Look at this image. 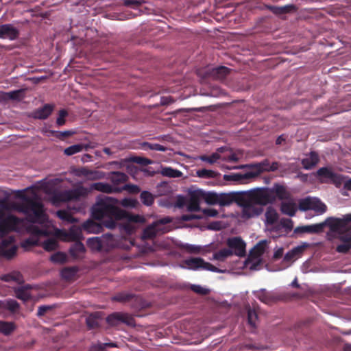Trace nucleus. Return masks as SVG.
Segmentation results:
<instances>
[{
  "instance_id": "nucleus-46",
  "label": "nucleus",
  "mask_w": 351,
  "mask_h": 351,
  "mask_svg": "<svg viewBox=\"0 0 351 351\" xmlns=\"http://www.w3.org/2000/svg\"><path fill=\"white\" fill-rule=\"evenodd\" d=\"M77 270V268L75 267H64L61 271V276L65 280H71L76 275Z\"/></svg>"
},
{
  "instance_id": "nucleus-25",
  "label": "nucleus",
  "mask_w": 351,
  "mask_h": 351,
  "mask_svg": "<svg viewBox=\"0 0 351 351\" xmlns=\"http://www.w3.org/2000/svg\"><path fill=\"white\" fill-rule=\"evenodd\" d=\"M319 161V156L315 152H311L309 156L302 160V165L305 169H311Z\"/></svg>"
},
{
  "instance_id": "nucleus-27",
  "label": "nucleus",
  "mask_w": 351,
  "mask_h": 351,
  "mask_svg": "<svg viewBox=\"0 0 351 351\" xmlns=\"http://www.w3.org/2000/svg\"><path fill=\"white\" fill-rule=\"evenodd\" d=\"M297 209V204L293 200L283 202L280 205V211L290 217H293L295 215Z\"/></svg>"
},
{
  "instance_id": "nucleus-43",
  "label": "nucleus",
  "mask_w": 351,
  "mask_h": 351,
  "mask_svg": "<svg viewBox=\"0 0 351 351\" xmlns=\"http://www.w3.org/2000/svg\"><path fill=\"white\" fill-rule=\"evenodd\" d=\"M15 329V325L12 322L0 321V332L4 335H10Z\"/></svg>"
},
{
  "instance_id": "nucleus-48",
  "label": "nucleus",
  "mask_w": 351,
  "mask_h": 351,
  "mask_svg": "<svg viewBox=\"0 0 351 351\" xmlns=\"http://www.w3.org/2000/svg\"><path fill=\"white\" fill-rule=\"evenodd\" d=\"M197 175L202 178H215L217 177L219 173L213 170L202 169L197 171Z\"/></svg>"
},
{
  "instance_id": "nucleus-56",
  "label": "nucleus",
  "mask_w": 351,
  "mask_h": 351,
  "mask_svg": "<svg viewBox=\"0 0 351 351\" xmlns=\"http://www.w3.org/2000/svg\"><path fill=\"white\" fill-rule=\"evenodd\" d=\"M258 319V314L255 310L250 308L247 311L248 324L253 328L256 327V323Z\"/></svg>"
},
{
  "instance_id": "nucleus-52",
  "label": "nucleus",
  "mask_w": 351,
  "mask_h": 351,
  "mask_svg": "<svg viewBox=\"0 0 351 351\" xmlns=\"http://www.w3.org/2000/svg\"><path fill=\"white\" fill-rule=\"evenodd\" d=\"M246 173L245 174L241 173H232L229 175H224L223 179L226 181H234V182H240L244 179L252 178L251 177H246Z\"/></svg>"
},
{
  "instance_id": "nucleus-21",
  "label": "nucleus",
  "mask_w": 351,
  "mask_h": 351,
  "mask_svg": "<svg viewBox=\"0 0 351 351\" xmlns=\"http://www.w3.org/2000/svg\"><path fill=\"white\" fill-rule=\"evenodd\" d=\"M340 240L343 243L338 245L336 251L339 253L346 254L351 249V232H346L340 236Z\"/></svg>"
},
{
  "instance_id": "nucleus-53",
  "label": "nucleus",
  "mask_w": 351,
  "mask_h": 351,
  "mask_svg": "<svg viewBox=\"0 0 351 351\" xmlns=\"http://www.w3.org/2000/svg\"><path fill=\"white\" fill-rule=\"evenodd\" d=\"M311 210H313L319 213H324L326 210V206L319 199H313Z\"/></svg>"
},
{
  "instance_id": "nucleus-19",
  "label": "nucleus",
  "mask_w": 351,
  "mask_h": 351,
  "mask_svg": "<svg viewBox=\"0 0 351 351\" xmlns=\"http://www.w3.org/2000/svg\"><path fill=\"white\" fill-rule=\"evenodd\" d=\"M273 195H276L275 197H278L280 200H288L291 199V193L287 191L286 186L275 184L271 189Z\"/></svg>"
},
{
  "instance_id": "nucleus-37",
  "label": "nucleus",
  "mask_w": 351,
  "mask_h": 351,
  "mask_svg": "<svg viewBox=\"0 0 351 351\" xmlns=\"http://www.w3.org/2000/svg\"><path fill=\"white\" fill-rule=\"evenodd\" d=\"M1 280L5 282H16L21 284L23 282V277L19 271H12L8 274H4L1 276Z\"/></svg>"
},
{
  "instance_id": "nucleus-34",
  "label": "nucleus",
  "mask_w": 351,
  "mask_h": 351,
  "mask_svg": "<svg viewBox=\"0 0 351 351\" xmlns=\"http://www.w3.org/2000/svg\"><path fill=\"white\" fill-rule=\"evenodd\" d=\"M161 231H162V228L156 226V223H153L143 230V237L146 239H153Z\"/></svg>"
},
{
  "instance_id": "nucleus-59",
  "label": "nucleus",
  "mask_w": 351,
  "mask_h": 351,
  "mask_svg": "<svg viewBox=\"0 0 351 351\" xmlns=\"http://www.w3.org/2000/svg\"><path fill=\"white\" fill-rule=\"evenodd\" d=\"M23 90L19 89L8 92L9 99L14 101H21L23 97Z\"/></svg>"
},
{
  "instance_id": "nucleus-31",
  "label": "nucleus",
  "mask_w": 351,
  "mask_h": 351,
  "mask_svg": "<svg viewBox=\"0 0 351 351\" xmlns=\"http://www.w3.org/2000/svg\"><path fill=\"white\" fill-rule=\"evenodd\" d=\"M198 195H200L201 198L210 205L217 204L218 203V195L219 194L214 192H205L203 191H198Z\"/></svg>"
},
{
  "instance_id": "nucleus-40",
  "label": "nucleus",
  "mask_w": 351,
  "mask_h": 351,
  "mask_svg": "<svg viewBox=\"0 0 351 351\" xmlns=\"http://www.w3.org/2000/svg\"><path fill=\"white\" fill-rule=\"evenodd\" d=\"M265 218L266 223L268 225H272L278 219V214L274 208L269 206L266 210Z\"/></svg>"
},
{
  "instance_id": "nucleus-16",
  "label": "nucleus",
  "mask_w": 351,
  "mask_h": 351,
  "mask_svg": "<svg viewBox=\"0 0 351 351\" xmlns=\"http://www.w3.org/2000/svg\"><path fill=\"white\" fill-rule=\"evenodd\" d=\"M265 8L271 11L276 16H282L283 14L294 12L297 10V7L293 4H288L284 6H276L265 4Z\"/></svg>"
},
{
  "instance_id": "nucleus-64",
  "label": "nucleus",
  "mask_w": 351,
  "mask_h": 351,
  "mask_svg": "<svg viewBox=\"0 0 351 351\" xmlns=\"http://www.w3.org/2000/svg\"><path fill=\"white\" fill-rule=\"evenodd\" d=\"M68 115V112L66 110L62 109L59 111L58 117L56 120V124L58 126H62L65 124V117Z\"/></svg>"
},
{
  "instance_id": "nucleus-36",
  "label": "nucleus",
  "mask_w": 351,
  "mask_h": 351,
  "mask_svg": "<svg viewBox=\"0 0 351 351\" xmlns=\"http://www.w3.org/2000/svg\"><path fill=\"white\" fill-rule=\"evenodd\" d=\"M87 246L92 250L96 252L103 251L101 237H91L87 240Z\"/></svg>"
},
{
  "instance_id": "nucleus-10",
  "label": "nucleus",
  "mask_w": 351,
  "mask_h": 351,
  "mask_svg": "<svg viewBox=\"0 0 351 351\" xmlns=\"http://www.w3.org/2000/svg\"><path fill=\"white\" fill-rule=\"evenodd\" d=\"M107 322L112 326L117 325L119 322L125 323L128 326H134L135 320L130 315L123 313H114L107 317Z\"/></svg>"
},
{
  "instance_id": "nucleus-5",
  "label": "nucleus",
  "mask_w": 351,
  "mask_h": 351,
  "mask_svg": "<svg viewBox=\"0 0 351 351\" xmlns=\"http://www.w3.org/2000/svg\"><path fill=\"white\" fill-rule=\"evenodd\" d=\"M316 176L322 183H331L336 186H340L343 182V177L330 167L319 168L316 172Z\"/></svg>"
},
{
  "instance_id": "nucleus-18",
  "label": "nucleus",
  "mask_w": 351,
  "mask_h": 351,
  "mask_svg": "<svg viewBox=\"0 0 351 351\" xmlns=\"http://www.w3.org/2000/svg\"><path fill=\"white\" fill-rule=\"evenodd\" d=\"M53 110V106L51 104H45L43 107L34 110L32 117L36 119L44 120L47 119Z\"/></svg>"
},
{
  "instance_id": "nucleus-6",
  "label": "nucleus",
  "mask_w": 351,
  "mask_h": 351,
  "mask_svg": "<svg viewBox=\"0 0 351 351\" xmlns=\"http://www.w3.org/2000/svg\"><path fill=\"white\" fill-rule=\"evenodd\" d=\"M184 264L189 269L191 270H207L213 272L223 273V271L216 267L210 263L206 262L200 257H191L184 261Z\"/></svg>"
},
{
  "instance_id": "nucleus-60",
  "label": "nucleus",
  "mask_w": 351,
  "mask_h": 351,
  "mask_svg": "<svg viewBox=\"0 0 351 351\" xmlns=\"http://www.w3.org/2000/svg\"><path fill=\"white\" fill-rule=\"evenodd\" d=\"M190 289L195 293L201 295H206L209 293V290L208 289L202 287L198 285H191Z\"/></svg>"
},
{
  "instance_id": "nucleus-45",
  "label": "nucleus",
  "mask_w": 351,
  "mask_h": 351,
  "mask_svg": "<svg viewBox=\"0 0 351 351\" xmlns=\"http://www.w3.org/2000/svg\"><path fill=\"white\" fill-rule=\"evenodd\" d=\"M88 147V145L84 146L82 144L73 145L66 147L64 150V154L66 156H72L75 154L82 152L84 148H85L86 150Z\"/></svg>"
},
{
  "instance_id": "nucleus-47",
  "label": "nucleus",
  "mask_w": 351,
  "mask_h": 351,
  "mask_svg": "<svg viewBox=\"0 0 351 351\" xmlns=\"http://www.w3.org/2000/svg\"><path fill=\"white\" fill-rule=\"evenodd\" d=\"M140 199L142 203L145 206H151L154 202V195L149 191H144L140 195Z\"/></svg>"
},
{
  "instance_id": "nucleus-20",
  "label": "nucleus",
  "mask_w": 351,
  "mask_h": 351,
  "mask_svg": "<svg viewBox=\"0 0 351 351\" xmlns=\"http://www.w3.org/2000/svg\"><path fill=\"white\" fill-rule=\"evenodd\" d=\"M102 173L99 171L91 170L87 167H81L76 170V175L84 176L88 180H95L101 178Z\"/></svg>"
},
{
  "instance_id": "nucleus-29",
  "label": "nucleus",
  "mask_w": 351,
  "mask_h": 351,
  "mask_svg": "<svg viewBox=\"0 0 351 351\" xmlns=\"http://www.w3.org/2000/svg\"><path fill=\"white\" fill-rule=\"evenodd\" d=\"M230 69L226 66H221L214 68L210 71V75L216 80H223L230 73Z\"/></svg>"
},
{
  "instance_id": "nucleus-9",
  "label": "nucleus",
  "mask_w": 351,
  "mask_h": 351,
  "mask_svg": "<svg viewBox=\"0 0 351 351\" xmlns=\"http://www.w3.org/2000/svg\"><path fill=\"white\" fill-rule=\"evenodd\" d=\"M227 245L229 250L233 252V254H235L239 257H243L245 256V243L241 237H232L227 240Z\"/></svg>"
},
{
  "instance_id": "nucleus-61",
  "label": "nucleus",
  "mask_w": 351,
  "mask_h": 351,
  "mask_svg": "<svg viewBox=\"0 0 351 351\" xmlns=\"http://www.w3.org/2000/svg\"><path fill=\"white\" fill-rule=\"evenodd\" d=\"M280 226L285 228L286 232H289L293 229V222L291 219L282 218L280 221Z\"/></svg>"
},
{
  "instance_id": "nucleus-15",
  "label": "nucleus",
  "mask_w": 351,
  "mask_h": 351,
  "mask_svg": "<svg viewBox=\"0 0 351 351\" xmlns=\"http://www.w3.org/2000/svg\"><path fill=\"white\" fill-rule=\"evenodd\" d=\"M19 30L12 24L0 25V38L14 40L19 36Z\"/></svg>"
},
{
  "instance_id": "nucleus-28",
  "label": "nucleus",
  "mask_w": 351,
  "mask_h": 351,
  "mask_svg": "<svg viewBox=\"0 0 351 351\" xmlns=\"http://www.w3.org/2000/svg\"><path fill=\"white\" fill-rule=\"evenodd\" d=\"M31 286L29 285L19 287L14 289V293L16 297L23 301H27L31 298L29 290Z\"/></svg>"
},
{
  "instance_id": "nucleus-26",
  "label": "nucleus",
  "mask_w": 351,
  "mask_h": 351,
  "mask_svg": "<svg viewBox=\"0 0 351 351\" xmlns=\"http://www.w3.org/2000/svg\"><path fill=\"white\" fill-rule=\"evenodd\" d=\"M90 189L108 194L118 191V189L116 187H113L110 184L104 182L93 183L90 185Z\"/></svg>"
},
{
  "instance_id": "nucleus-58",
  "label": "nucleus",
  "mask_w": 351,
  "mask_h": 351,
  "mask_svg": "<svg viewBox=\"0 0 351 351\" xmlns=\"http://www.w3.org/2000/svg\"><path fill=\"white\" fill-rule=\"evenodd\" d=\"M51 133L53 134V136L56 138L60 139V140H64L66 138L72 136L74 132L70 130L66 131H51Z\"/></svg>"
},
{
  "instance_id": "nucleus-24",
  "label": "nucleus",
  "mask_w": 351,
  "mask_h": 351,
  "mask_svg": "<svg viewBox=\"0 0 351 351\" xmlns=\"http://www.w3.org/2000/svg\"><path fill=\"white\" fill-rule=\"evenodd\" d=\"M86 251L84 244L81 241L74 243L69 249V254L75 259H80L83 257Z\"/></svg>"
},
{
  "instance_id": "nucleus-17",
  "label": "nucleus",
  "mask_w": 351,
  "mask_h": 351,
  "mask_svg": "<svg viewBox=\"0 0 351 351\" xmlns=\"http://www.w3.org/2000/svg\"><path fill=\"white\" fill-rule=\"evenodd\" d=\"M82 227L72 226L68 231H64L62 233L64 239L67 241H81L83 239L82 233Z\"/></svg>"
},
{
  "instance_id": "nucleus-39",
  "label": "nucleus",
  "mask_w": 351,
  "mask_h": 351,
  "mask_svg": "<svg viewBox=\"0 0 351 351\" xmlns=\"http://www.w3.org/2000/svg\"><path fill=\"white\" fill-rule=\"evenodd\" d=\"M136 295L128 292H121L117 293L112 300L119 302H128L136 298Z\"/></svg>"
},
{
  "instance_id": "nucleus-7",
  "label": "nucleus",
  "mask_w": 351,
  "mask_h": 351,
  "mask_svg": "<svg viewBox=\"0 0 351 351\" xmlns=\"http://www.w3.org/2000/svg\"><path fill=\"white\" fill-rule=\"evenodd\" d=\"M239 204L243 207V217L246 218H251L260 215L263 209L242 196L238 198Z\"/></svg>"
},
{
  "instance_id": "nucleus-4",
  "label": "nucleus",
  "mask_w": 351,
  "mask_h": 351,
  "mask_svg": "<svg viewBox=\"0 0 351 351\" xmlns=\"http://www.w3.org/2000/svg\"><path fill=\"white\" fill-rule=\"evenodd\" d=\"M83 188L67 190L64 191L54 192L51 197L53 204L57 206L61 203L66 202L71 200H77L82 196L84 195Z\"/></svg>"
},
{
  "instance_id": "nucleus-32",
  "label": "nucleus",
  "mask_w": 351,
  "mask_h": 351,
  "mask_svg": "<svg viewBox=\"0 0 351 351\" xmlns=\"http://www.w3.org/2000/svg\"><path fill=\"white\" fill-rule=\"evenodd\" d=\"M201 198L200 195H198V191L193 193L191 195L190 200L187 204V210L193 212V211H199L200 210L199 206V199Z\"/></svg>"
},
{
  "instance_id": "nucleus-35",
  "label": "nucleus",
  "mask_w": 351,
  "mask_h": 351,
  "mask_svg": "<svg viewBox=\"0 0 351 351\" xmlns=\"http://www.w3.org/2000/svg\"><path fill=\"white\" fill-rule=\"evenodd\" d=\"M306 245H300L296 247L293 248L291 250L289 251L284 257V261L286 262H290L295 258L300 255L306 248Z\"/></svg>"
},
{
  "instance_id": "nucleus-38",
  "label": "nucleus",
  "mask_w": 351,
  "mask_h": 351,
  "mask_svg": "<svg viewBox=\"0 0 351 351\" xmlns=\"http://www.w3.org/2000/svg\"><path fill=\"white\" fill-rule=\"evenodd\" d=\"M110 179L114 184L118 185L127 182L128 176L123 172L113 171L111 173Z\"/></svg>"
},
{
  "instance_id": "nucleus-22",
  "label": "nucleus",
  "mask_w": 351,
  "mask_h": 351,
  "mask_svg": "<svg viewBox=\"0 0 351 351\" xmlns=\"http://www.w3.org/2000/svg\"><path fill=\"white\" fill-rule=\"evenodd\" d=\"M324 226L325 224L324 223L300 226L297 227L294 232L297 233H319L324 230Z\"/></svg>"
},
{
  "instance_id": "nucleus-12",
  "label": "nucleus",
  "mask_w": 351,
  "mask_h": 351,
  "mask_svg": "<svg viewBox=\"0 0 351 351\" xmlns=\"http://www.w3.org/2000/svg\"><path fill=\"white\" fill-rule=\"evenodd\" d=\"M20 223V219L12 215H9L0 221V234H5L15 230Z\"/></svg>"
},
{
  "instance_id": "nucleus-1",
  "label": "nucleus",
  "mask_w": 351,
  "mask_h": 351,
  "mask_svg": "<svg viewBox=\"0 0 351 351\" xmlns=\"http://www.w3.org/2000/svg\"><path fill=\"white\" fill-rule=\"evenodd\" d=\"M17 196L22 199V202H14L11 208L27 216L28 221L32 223L44 222L46 219L43 204L24 194L23 191H19Z\"/></svg>"
},
{
  "instance_id": "nucleus-23",
  "label": "nucleus",
  "mask_w": 351,
  "mask_h": 351,
  "mask_svg": "<svg viewBox=\"0 0 351 351\" xmlns=\"http://www.w3.org/2000/svg\"><path fill=\"white\" fill-rule=\"evenodd\" d=\"M82 228L88 233H99L102 231L103 226L99 222L88 219L82 224Z\"/></svg>"
},
{
  "instance_id": "nucleus-33",
  "label": "nucleus",
  "mask_w": 351,
  "mask_h": 351,
  "mask_svg": "<svg viewBox=\"0 0 351 351\" xmlns=\"http://www.w3.org/2000/svg\"><path fill=\"white\" fill-rule=\"evenodd\" d=\"M0 308L6 309L12 313H15L19 308V304L14 299H8L0 301Z\"/></svg>"
},
{
  "instance_id": "nucleus-51",
  "label": "nucleus",
  "mask_w": 351,
  "mask_h": 351,
  "mask_svg": "<svg viewBox=\"0 0 351 351\" xmlns=\"http://www.w3.org/2000/svg\"><path fill=\"white\" fill-rule=\"evenodd\" d=\"M43 247L47 252L55 250L58 247V242L53 238H50L45 241L42 244Z\"/></svg>"
},
{
  "instance_id": "nucleus-55",
  "label": "nucleus",
  "mask_w": 351,
  "mask_h": 351,
  "mask_svg": "<svg viewBox=\"0 0 351 351\" xmlns=\"http://www.w3.org/2000/svg\"><path fill=\"white\" fill-rule=\"evenodd\" d=\"M57 216L63 221H66L68 222H73L75 221V219L72 216V215L66 210H58Z\"/></svg>"
},
{
  "instance_id": "nucleus-30",
  "label": "nucleus",
  "mask_w": 351,
  "mask_h": 351,
  "mask_svg": "<svg viewBox=\"0 0 351 351\" xmlns=\"http://www.w3.org/2000/svg\"><path fill=\"white\" fill-rule=\"evenodd\" d=\"M103 251H110L116 247V241L111 234H106L101 237Z\"/></svg>"
},
{
  "instance_id": "nucleus-50",
  "label": "nucleus",
  "mask_w": 351,
  "mask_h": 351,
  "mask_svg": "<svg viewBox=\"0 0 351 351\" xmlns=\"http://www.w3.org/2000/svg\"><path fill=\"white\" fill-rule=\"evenodd\" d=\"M27 229L30 233L35 236H47L49 234L47 229L40 228L35 225H30Z\"/></svg>"
},
{
  "instance_id": "nucleus-14",
  "label": "nucleus",
  "mask_w": 351,
  "mask_h": 351,
  "mask_svg": "<svg viewBox=\"0 0 351 351\" xmlns=\"http://www.w3.org/2000/svg\"><path fill=\"white\" fill-rule=\"evenodd\" d=\"M14 241L12 237L3 239L1 242L0 246V257L3 256L10 260L15 256L17 252V247L12 245L10 248L7 249V247Z\"/></svg>"
},
{
  "instance_id": "nucleus-62",
  "label": "nucleus",
  "mask_w": 351,
  "mask_h": 351,
  "mask_svg": "<svg viewBox=\"0 0 351 351\" xmlns=\"http://www.w3.org/2000/svg\"><path fill=\"white\" fill-rule=\"evenodd\" d=\"M258 298L261 301L265 304H269L273 302V298L271 294L265 291L258 293Z\"/></svg>"
},
{
  "instance_id": "nucleus-44",
  "label": "nucleus",
  "mask_w": 351,
  "mask_h": 351,
  "mask_svg": "<svg viewBox=\"0 0 351 351\" xmlns=\"http://www.w3.org/2000/svg\"><path fill=\"white\" fill-rule=\"evenodd\" d=\"M160 173L163 176L169 178H180L182 176L180 171L167 167L162 168Z\"/></svg>"
},
{
  "instance_id": "nucleus-8",
  "label": "nucleus",
  "mask_w": 351,
  "mask_h": 351,
  "mask_svg": "<svg viewBox=\"0 0 351 351\" xmlns=\"http://www.w3.org/2000/svg\"><path fill=\"white\" fill-rule=\"evenodd\" d=\"M254 169V172H247L246 177L255 178L264 171H275L279 167L278 162H273L270 164L268 159H265L263 161L252 165Z\"/></svg>"
},
{
  "instance_id": "nucleus-41",
  "label": "nucleus",
  "mask_w": 351,
  "mask_h": 351,
  "mask_svg": "<svg viewBox=\"0 0 351 351\" xmlns=\"http://www.w3.org/2000/svg\"><path fill=\"white\" fill-rule=\"evenodd\" d=\"M265 241H262L258 242L250 251V256L257 258L261 256L265 252Z\"/></svg>"
},
{
  "instance_id": "nucleus-63",
  "label": "nucleus",
  "mask_w": 351,
  "mask_h": 351,
  "mask_svg": "<svg viewBox=\"0 0 351 351\" xmlns=\"http://www.w3.org/2000/svg\"><path fill=\"white\" fill-rule=\"evenodd\" d=\"M66 255L62 252H57L53 254L50 260L53 263H64L66 261Z\"/></svg>"
},
{
  "instance_id": "nucleus-3",
  "label": "nucleus",
  "mask_w": 351,
  "mask_h": 351,
  "mask_svg": "<svg viewBox=\"0 0 351 351\" xmlns=\"http://www.w3.org/2000/svg\"><path fill=\"white\" fill-rule=\"evenodd\" d=\"M241 196L259 206L267 205L275 201V195L267 188H258L245 192Z\"/></svg>"
},
{
  "instance_id": "nucleus-49",
  "label": "nucleus",
  "mask_w": 351,
  "mask_h": 351,
  "mask_svg": "<svg viewBox=\"0 0 351 351\" xmlns=\"http://www.w3.org/2000/svg\"><path fill=\"white\" fill-rule=\"evenodd\" d=\"M233 197L230 194L221 193L218 195V203L221 206H228L232 203Z\"/></svg>"
},
{
  "instance_id": "nucleus-57",
  "label": "nucleus",
  "mask_w": 351,
  "mask_h": 351,
  "mask_svg": "<svg viewBox=\"0 0 351 351\" xmlns=\"http://www.w3.org/2000/svg\"><path fill=\"white\" fill-rule=\"evenodd\" d=\"M220 158L219 154L217 153H214L210 156L202 155L199 156V159L202 161L206 162L209 164H214Z\"/></svg>"
},
{
  "instance_id": "nucleus-13",
  "label": "nucleus",
  "mask_w": 351,
  "mask_h": 351,
  "mask_svg": "<svg viewBox=\"0 0 351 351\" xmlns=\"http://www.w3.org/2000/svg\"><path fill=\"white\" fill-rule=\"evenodd\" d=\"M328 226L333 232H341L351 228L349 223L348 216L346 215L343 219L331 218L328 220Z\"/></svg>"
},
{
  "instance_id": "nucleus-54",
  "label": "nucleus",
  "mask_w": 351,
  "mask_h": 351,
  "mask_svg": "<svg viewBox=\"0 0 351 351\" xmlns=\"http://www.w3.org/2000/svg\"><path fill=\"white\" fill-rule=\"evenodd\" d=\"M313 199L310 197H306L305 199H302L299 202V209L300 210L306 211L308 210H311Z\"/></svg>"
},
{
  "instance_id": "nucleus-2",
  "label": "nucleus",
  "mask_w": 351,
  "mask_h": 351,
  "mask_svg": "<svg viewBox=\"0 0 351 351\" xmlns=\"http://www.w3.org/2000/svg\"><path fill=\"white\" fill-rule=\"evenodd\" d=\"M117 200L114 198L107 196L99 197L92 208V217L97 220L108 217L117 219L126 218L127 213L117 207Z\"/></svg>"
},
{
  "instance_id": "nucleus-42",
  "label": "nucleus",
  "mask_w": 351,
  "mask_h": 351,
  "mask_svg": "<svg viewBox=\"0 0 351 351\" xmlns=\"http://www.w3.org/2000/svg\"><path fill=\"white\" fill-rule=\"evenodd\" d=\"M233 252L231 250L223 248L214 253L213 259L219 261H224L228 257L231 256Z\"/></svg>"
},
{
  "instance_id": "nucleus-11",
  "label": "nucleus",
  "mask_w": 351,
  "mask_h": 351,
  "mask_svg": "<svg viewBox=\"0 0 351 351\" xmlns=\"http://www.w3.org/2000/svg\"><path fill=\"white\" fill-rule=\"evenodd\" d=\"M107 322L112 326L117 325L119 322L125 323L128 326H134L135 320L130 315L123 313H114L107 317Z\"/></svg>"
}]
</instances>
